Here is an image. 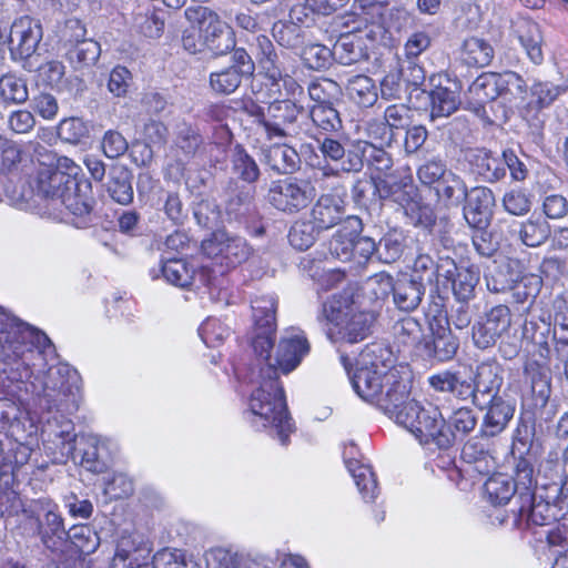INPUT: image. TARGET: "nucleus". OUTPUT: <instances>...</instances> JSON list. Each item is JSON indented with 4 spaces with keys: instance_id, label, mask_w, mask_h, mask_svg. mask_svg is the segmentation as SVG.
<instances>
[{
    "instance_id": "obj_1",
    "label": "nucleus",
    "mask_w": 568,
    "mask_h": 568,
    "mask_svg": "<svg viewBox=\"0 0 568 568\" xmlns=\"http://www.w3.org/2000/svg\"><path fill=\"white\" fill-rule=\"evenodd\" d=\"M82 379L60 359L48 335L38 328V428L43 450L53 464H64L75 452V427Z\"/></svg>"
},
{
    "instance_id": "obj_2",
    "label": "nucleus",
    "mask_w": 568,
    "mask_h": 568,
    "mask_svg": "<svg viewBox=\"0 0 568 568\" xmlns=\"http://www.w3.org/2000/svg\"><path fill=\"white\" fill-rule=\"evenodd\" d=\"M310 349L305 333L297 327H291L281 335L274 357L271 356L272 349L257 355L263 361L256 379L258 385L250 394L245 418L253 428L266 430L283 446L288 444L295 425L287 410L278 375L296 369Z\"/></svg>"
},
{
    "instance_id": "obj_3",
    "label": "nucleus",
    "mask_w": 568,
    "mask_h": 568,
    "mask_svg": "<svg viewBox=\"0 0 568 568\" xmlns=\"http://www.w3.org/2000/svg\"><path fill=\"white\" fill-rule=\"evenodd\" d=\"M349 374L356 394L375 405L386 415L409 394L397 369L392 367L390 352L378 343H372L361 352L355 371Z\"/></svg>"
},
{
    "instance_id": "obj_4",
    "label": "nucleus",
    "mask_w": 568,
    "mask_h": 568,
    "mask_svg": "<svg viewBox=\"0 0 568 568\" xmlns=\"http://www.w3.org/2000/svg\"><path fill=\"white\" fill-rule=\"evenodd\" d=\"M430 387L439 393H449L463 402H470L483 409L488 402L501 397L504 368L495 358L478 363L468 374L462 371L444 369L428 377Z\"/></svg>"
},
{
    "instance_id": "obj_5",
    "label": "nucleus",
    "mask_w": 568,
    "mask_h": 568,
    "mask_svg": "<svg viewBox=\"0 0 568 568\" xmlns=\"http://www.w3.org/2000/svg\"><path fill=\"white\" fill-rule=\"evenodd\" d=\"M77 169L72 160L65 156L58 158L38 148V211L41 216L67 221L64 197L67 190L77 187Z\"/></svg>"
},
{
    "instance_id": "obj_6",
    "label": "nucleus",
    "mask_w": 568,
    "mask_h": 568,
    "mask_svg": "<svg viewBox=\"0 0 568 568\" xmlns=\"http://www.w3.org/2000/svg\"><path fill=\"white\" fill-rule=\"evenodd\" d=\"M38 536L44 548L60 556L71 542L80 552L90 555L99 545L98 534L87 525L74 526L68 532L58 505L50 498H38Z\"/></svg>"
},
{
    "instance_id": "obj_7",
    "label": "nucleus",
    "mask_w": 568,
    "mask_h": 568,
    "mask_svg": "<svg viewBox=\"0 0 568 568\" xmlns=\"http://www.w3.org/2000/svg\"><path fill=\"white\" fill-rule=\"evenodd\" d=\"M387 416L408 429L423 445H435L447 449L454 445V436L438 407L420 405L414 399L404 398Z\"/></svg>"
},
{
    "instance_id": "obj_8",
    "label": "nucleus",
    "mask_w": 568,
    "mask_h": 568,
    "mask_svg": "<svg viewBox=\"0 0 568 568\" xmlns=\"http://www.w3.org/2000/svg\"><path fill=\"white\" fill-rule=\"evenodd\" d=\"M152 551L150 542L142 534L123 531L118 540L111 568H186L184 554L179 549L159 550L149 565Z\"/></svg>"
},
{
    "instance_id": "obj_9",
    "label": "nucleus",
    "mask_w": 568,
    "mask_h": 568,
    "mask_svg": "<svg viewBox=\"0 0 568 568\" xmlns=\"http://www.w3.org/2000/svg\"><path fill=\"white\" fill-rule=\"evenodd\" d=\"M34 329L29 324L0 307V384L19 379V359L24 352H31Z\"/></svg>"
},
{
    "instance_id": "obj_10",
    "label": "nucleus",
    "mask_w": 568,
    "mask_h": 568,
    "mask_svg": "<svg viewBox=\"0 0 568 568\" xmlns=\"http://www.w3.org/2000/svg\"><path fill=\"white\" fill-rule=\"evenodd\" d=\"M322 316L331 323L327 337L335 344H355L371 334L372 314L354 306L342 307L336 301L324 303Z\"/></svg>"
},
{
    "instance_id": "obj_11",
    "label": "nucleus",
    "mask_w": 568,
    "mask_h": 568,
    "mask_svg": "<svg viewBox=\"0 0 568 568\" xmlns=\"http://www.w3.org/2000/svg\"><path fill=\"white\" fill-rule=\"evenodd\" d=\"M378 197L397 203L414 226L430 227L435 223L433 209L418 199L410 176L400 178L399 181L393 174H388L377 182Z\"/></svg>"
},
{
    "instance_id": "obj_12",
    "label": "nucleus",
    "mask_w": 568,
    "mask_h": 568,
    "mask_svg": "<svg viewBox=\"0 0 568 568\" xmlns=\"http://www.w3.org/2000/svg\"><path fill=\"white\" fill-rule=\"evenodd\" d=\"M256 124V131L267 140L283 139L295 133L293 123L300 113L295 103L290 100L275 101L262 108L252 104L246 108Z\"/></svg>"
},
{
    "instance_id": "obj_13",
    "label": "nucleus",
    "mask_w": 568,
    "mask_h": 568,
    "mask_svg": "<svg viewBox=\"0 0 568 568\" xmlns=\"http://www.w3.org/2000/svg\"><path fill=\"white\" fill-rule=\"evenodd\" d=\"M185 18L199 24L204 44L214 55H223L234 49L236 41L233 29L207 7L194 6L185 9Z\"/></svg>"
},
{
    "instance_id": "obj_14",
    "label": "nucleus",
    "mask_w": 568,
    "mask_h": 568,
    "mask_svg": "<svg viewBox=\"0 0 568 568\" xmlns=\"http://www.w3.org/2000/svg\"><path fill=\"white\" fill-rule=\"evenodd\" d=\"M203 254L222 268L221 274L246 262L253 253L247 241L225 230H217L202 241Z\"/></svg>"
},
{
    "instance_id": "obj_15",
    "label": "nucleus",
    "mask_w": 568,
    "mask_h": 568,
    "mask_svg": "<svg viewBox=\"0 0 568 568\" xmlns=\"http://www.w3.org/2000/svg\"><path fill=\"white\" fill-rule=\"evenodd\" d=\"M159 273L162 274L168 283L181 288L196 286L199 282L209 288L211 300L216 303L223 302L225 305L230 303L225 290H219L215 295L217 278L214 275V271L207 265L196 271L190 263L182 258H170L161 265Z\"/></svg>"
},
{
    "instance_id": "obj_16",
    "label": "nucleus",
    "mask_w": 568,
    "mask_h": 568,
    "mask_svg": "<svg viewBox=\"0 0 568 568\" xmlns=\"http://www.w3.org/2000/svg\"><path fill=\"white\" fill-rule=\"evenodd\" d=\"M316 197V187L305 179L285 178L273 181L267 192L268 203L285 214H297Z\"/></svg>"
},
{
    "instance_id": "obj_17",
    "label": "nucleus",
    "mask_w": 568,
    "mask_h": 568,
    "mask_svg": "<svg viewBox=\"0 0 568 568\" xmlns=\"http://www.w3.org/2000/svg\"><path fill=\"white\" fill-rule=\"evenodd\" d=\"M546 488L542 484L532 494L519 493V508L513 510L511 525L517 528L542 527L549 525L561 515L554 501L545 498Z\"/></svg>"
},
{
    "instance_id": "obj_18",
    "label": "nucleus",
    "mask_w": 568,
    "mask_h": 568,
    "mask_svg": "<svg viewBox=\"0 0 568 568\" xmlns=\"http://www.w3.org/2000/svg\"><path fill=\"white\" fill-rule=\"evenodd\" d=\"M276 305L273 295L258 296L252 301V316L255 325L252 347L256 355H263L274 346Z\"/></svg>"
},
{
    "instance_id": "obj_19",
    "label": "nucleus",
    "mask_w": 568,
    "mask_h": 568,
    "mask_svg": "<svg viewBox=\"0 0 568 568\" xmlns=\"http://www.w3.org/2000/svg\"><path fill=\"white\" fill-rule=\"evenodd\" d=\"M337 136H324L317 139L320 151L324 160L335 163V166L326 164L323 166L324 176H337L343 173H357L361 171V161L357 153V142L345 149L336 139Z\"/></svg>"
},
{
    "instance_id": "obj_20",
    "label": "nucleus",
    "mask_w": 568,
    "mask_h": 568,
    "mask_svg": "<svg viewBox=\"0 0 568 568\" xmlns=\"http://www.w3.org/2000/svg\"><path fill=\"white\" fill-rule=\"evenodd\" d=\"M33 18L22 16L16 19L8 37L10 53L13 60L19 61L28 71L34 70L36 36Z\"/></svg>"
},
{
    "instance_id": "obj_21",
    "label": "nucleus",
    "mask_w": 568,
    "mask_h": 568,
    "mask_svg": "<svg viewBox=\"0 0 568 568\" xmlns=\"http://www.w3.org/2000/svg\"><path fill=\"white\" fill-rule=\"evenodd\" d=\"M511 325V313L508 306H494L473 326V341L480 349H486L508 332Z\"/></svg>"
},
{
    "instance_id": "obj_22",
    "label": "nucleus",
    "mask_w": 568,
    "mask_h": 568,
    "mask_svg": "<svg viewBox=\"0 0 568 568\" xmlns=\"http://www.w3.org/2000/svg\"><path fill=\"white\" fill-rule=\"evenodd\" d=\"M430 335L420 344L419 355L426 359L447 362L454 358L458 348V338L447 325L429 323Z\"/></svg>"
},
{
    "instance_id": "obj_23",
    "label": "nucleus",
    "mask_w": 568,
    "mask_h": 568,
    "mask_svg": "<svg viewBox=\"0 0 568 568\" xmlns=\"http://www.w3.org/2000/svg\"><path fill=\"white\" fill-rule=\"evenodd\" d=\"M479 433L481 437L493 438L500 435L508 426L516 412L515 400L501 396L487 403Z\"/></svg>"
},
{
    "instance_id": "obj_24",
    "label": "nucleus",
    "mask_w": 568,
    "mask_h": 568,
    "mask_svg": "<svg viewBox=\"0 0 568 568\" xmlns=\"http://www.w3.org/2000/svg\"><path fill=\"white\" fill-rule=\"evenodd\" d=\"M464 217L471 227H487L495 206V196L490 189L477 186L467 192Z\"/></svg>"
},
{
    "instance_id": "obj_25",
    "label": "nucleus",
    "mask_w": 568,
    "mask_h": 568,
    "mask_svg": "<svg viewBox=\"0 0 568 568\" xmlns=\"http://www.w3.org/2000/svg\"><path fill=\"white\" fill-rule=\"evenodd\" d=\"M511 28L529 60L535 64H540L544 53L539 26L528 17H518L513 21Z\"/></svg>"
},
{
    "instance_id": "obj_26",
    "label": "nucleus",
    "mask_w": 568,
    "mask_h": 568,
    "mask_svg": "<svg viewBox=\"0 0 568 568\" xmlns=\"http://www.w3.org/2000/svg\"><path fill=\"white\" fill-rule=\"evenodd\" d=\"M312 128L310 134L314 140L324 136H338L343 132L339 112L333 104H314L310 109Z\"/></svg>"
},
{
    "instance_id": "obj_27",
    "label": "nucleus",
    "mask_w": 568,
    "mask_h": 568,
    "mask_svg": "<svg viewBox=\"0 0 568 568\" xmlns=\"http://www.w3.org/2000/svg\"><path fill=\"white\" fill-rule=\"evenodd\" d=\"M519 430L514 437L511 453L513 455L518 454L520 457L518 458L515 466V477L513 478L514 484L517 489V498L519 499V493H528L532 494V489L537 490L540 485H538L537 479L534 474V466L531 462L521 455L528 450L527 440L519 437Z\"/></svg>"
},
{
    "instance_id": "obj_28",
    "label": "nucleus",
    "mask_w": 568,
    "mask_h": 568,
    "mask_svg": "<svg viewBox=\"0 0 568 568\" xmlns=\"http://www.w3.org/2000/svg\"><path fill=\"white\" fill-rule=\"evenodd\" d=\"M465 159L471 170L487 182H497L506 175L503 155L495 156L486 149H470L465 153Z\"/></svg>"
},
{
    "instance_id": "obj_29",
    "label": "nucleus",
    "mask_w": 568,
    "mask_h": 568,
    "mask_svg": "<svg viewBox=\"0 0 568 568\" xmlns=\"http://www.w3.org/2000/svg\"><path fill=\"white\" fill-rule=\"evenodd\" d=\"M312 221L321 230L337 225L344 217L343 201L332 194H323L312 209Z\"/></svg>"
},
{
    "instance_id": "obj_30",
    "label": "nucleus",
    "mask_w": 568,
    "mask_h": 568,
    "mask_svg": "<svg viewBox=\"0 0 568 568\" xmlns=\"http://www.w3.org/2000/svg\"><path fill=\"white\" fill-rule=\"evenodd\" d=\"M265 164L278 174H293L300 169L296 150L287 144H273L263 151Z\"/></svg>"
},
{
    "instance_id": "obj_31",
    "label": "nucleus",
    "mask_w": 568,
    "mask_h": 568,
    "mask_svg": "<svg viewBox=\"0 0 568 568\" xmlns=\"http://www.w3.org/2000/svg\"><path fill=\"white\" fill-rule=\"evenodd\" d=\"M429 101V116L433 122L448 118L458 110L460 104L458 90L443 85H438L430 91Z\"/></svg>"
},
{
    "instance_id": "obj_32",
    "label": "nucleus",
    "mask_w": 568,
    "mask_h": 568,
    "mask_svg": "<svg viewBox=\"0 0 568 568\" xmlns=\"http://www.w3.org/2000/svg\"><path fill=\"white\" fill-rule=\"evenodd\" d=\"M424 294L425 287L422 282L416 278H403L396 282L393 301L400 311L412 312L419 306Z\"/></svg>"
},
{
    "instance_id": "obj_33",
    "label": "nucleus",
    "mask_w": 568,
    "mask_h": 568,
    "mask_svg": "<svg viewBox=\"0 0 568 568\" xmlns=\"http://www.w3.org/2000/svg\"><path fill=\"white\" fill-rule=\"evenodd\" d=\"M109 196L118 204L129 205L133 201L132 175L124 166L111 169L105 185Z\"/></svg>"
},
{
    "instance_id": "obj_34",
    "label": "nucleus",
    "mask_w": 568,
    "mask_h": 568,
    "mask_svg": "<svg viewBox=\"0 0 568 568\" xmlns=\"http://www.w3.org/2000/svg\"><path fill=\"white\" fill-rule=\"evenodd\" d=\"M346 93L349 100L362 108L373 106L378 99V91L374 80L365 74L349 78L346 84Z\"/></svg>"
},
{
    "instance_id": "obj_35",
    "label": "nucleus",
    "mask_w": 568,
    "mask_h": 568,
    "mask_svg": "<svg viewBox=\"0 0 568 568\" xmlns=\"http://www.w3.org/2000/svg\"><path fill=\"white\" fill-rule=\"evenodd\" d=\"M462 459L474 471L488 475L495 469L496 462L489 450L476 438L469 439L462 449Z\"/></svg>"
},
{
    "instance_id": "obj_36",
    "label": "nucleus",
    "mask_w": 568,
    "mask_h": 568,
    "mask_svg": "<svg viewBox=\"0 0 568 568\" xmlns=\"http://www.w3.org/2000/svg\"><path fill=\"white\" fill-rule=\"evenodd\" d=\"M42 133L38 132V138H41L48 143H52L58 138L68 143H79L89 133L87 124L80 118H69L62 120L57 131L41 130Z\"/></svg>"
},
{
    "instance_id": "obj_37",
    "label": "nucleus",
    "mask_w": 568,
    "mask_h": 568,
    "mask_svg": "<svg viewBox=\"0 0 568 568\" xmlns=\"http://www.w3.org/2000/svg\"><path fill=\"white\" fill-rule=\"evenodd\" d=\"M345 464L363 499L366 503L373 501L377 496L378 487L372 467L357 459H347Z\"/></svg>"
},
{
    "instance_id": "obj_38",
    "label": "nucleus",
    "mask_w": 568,
    "mask_h": 568,
    "mask_svg": "<svg viewBox=\"0 0 568 568\" xmlns=\"http://www.w3.org/2000/svg\"><path fill=\"white\" fill-rule=\"evenodd\" d=\"M462 59L469 67L484 68L494 59V49L484 39L471 37L464 41Z\"/></svg>"
},
{
    "instance_id": "obj_39",
    "label": "nucleus",
    "mask_w": 568,
    "mask_h": 568,
    "mask_svg": "<svg viewBox=\"0 0 568 568\" xmlns=\"http://www.w3.org/2000/svg\"><path fill=\"white\" fill-rule=\"evenodd\" d=\"M550 234V225L541 216L531 215L527 221L519 223L518 236L526 246H540L548 240Z\"/></svg>"
},
{
    "instance_id": "obj_40",
    "label": "nucleus",
    "mask_w": 568,
    "mask_h": 568,
    "mask_svg": "<svg viewBox=\"0 0 568 568\" xmlns=\"http://www.w3.org/2000/svg\"><path fill=\"white\" fill-rule=\"evenodd\" d=\"M393 335L398 344L412 346L418 353L420 352V344L424 343L426 337L419 321L410 316L403 317L394 324Z\"/></svg>"
},
{
    "instance_id": "obj_41",
    "label": "nucleus",
    "mask_w": 568,
    "mask_h": 568,
    "mask_svg": "<svg viewBox=\"0 0 568 568\" xmlns=\"http://www.w3.org/2000/svg\"><path fill=\"white\" fill-rule=\"evenodd\" d=\"M144 143L142 151V164L145 165L151 162L153 158V146L161 148L165 144L168 138L166 126L156 120L148 119L140 132Z\"/></svg>"
},
{
    "instance_id": "obj_42",
    "label": "nucleus",
    "mask_w": 568,
    "mask_h": 568,
    "mask_svg": "<svg viewBox=\"0 0 568 568\" xmlns=\"http://www.w3.org/2000/svg\"><path fill=\"white\" fill-rule=\"evenodd\" d=\"M499 74L483 73L469 85L468 93L478 106L499 98Z\"/></svg>"
},
{
    "instance_id": "obj_43",
    "label": "nucleus",
    "mask_w": 568,
    "mask_h": 568,
    "mask_svg": "<svg viewBox=\"0 0 568 568\" xmlns=\"http://www.w3.org/2000/svg\"><path fill=\"white\" fill-rule=\"evenodd\" d=\"M78 186L73 190H67L64 197L65 206L64 214L68 219V213L74 217L70 221L78 229L87 227L91 223V202L82 195L75 193Z\"/></svg>"
},
{
    "instance_id": "obj_44",
    "label": "nucleus",
    "mask_w": 568,
    "mask_h": 568,
    "mask_svg": "<svg viewBox=\"0 0 568 568\" xmlns=\"http://www.w3.org/2000/svg\"><path fill=\"white\" fill-rule=\"evenodd\" d=\"M78 186L73 190H67L64 197L65 206L64 214L68 219V213L74 217L70 221L78 229L87 227L91 223V202L82 195L75 193Z\"/></svg>"
},
{
    "instance_id": "obj_45",
    "label": "nucleus",
    "mask_w": 568,
    "mask_h": 568,
    "mask_svg": "<svg viewBox=\"0 0 568 568\" xmlns=\"http://www.w3.org/2000/svg\"><path fill=\"white\" fill-rule=\"evenodd\" d=\"M485 493L491 504L506 505L517 494V489L510 476L495 474L486 480Z\"/></svg>"
},
{
    "instance_id": "obj_46",
    "label": "nucleus",
    "mask_w": 568,
    "mask_h": 568,
    "mask_svg": "<svg viewBox=\"0 0 568 568\" xmlns=\"http://www.w3.org/2000/svg\"><path fill=\"white\" fill-rule=\"evenodd\" d=\"M357 153L361 161V170L366 163L378 172H387L393 166V159L383 148H377L367 141H357Z\"/></svg>"
},
{
    "instance_id": "obj_47",
    "label": "nucleus",
    "mask_w": 568,
    "mask_h": 568,
    "mask_svg": "<svg viewBox=\"0 0 568 568\" xmlns=\"http://www.w3.org/2000/svg\"><path fill=\"white\" fill-rule=\"evenodd\" d=\"M256 47L260 55V64L264 70L266 77L276 83L283 78V72L280 67L277 53L275 52L274 44L266 36H258L256 38Z\"/></svg>"
},
{
    "instance_id": "obj_48",
    "label": "nucleus",
    "mask_w": 568,
    "mask_h": 568,
    "mask_svg": "<svg viewBox=\"0 0 568 568\" xmlns=\"http://www.w3.org/2000/svg\"><path fill=\"white\" fill-rule=\"evenodd\" d=\"M499 74V97L509 103L521 104L527 94L526 81L514 71H506Z\"/></svg>"
},
{
    "instance_id": "obj_49",
    "label": "nucleus",
    "mask_w": 568,
    "mask_h": 568,
    "mask_svg": "<svg viewBox=\"0 0 568 568\" xmlns=\"http://www.w3.org/2000/svg\"><path fill=\"white\" fill-rule=\"evenodd\" d=\"M478 283V268L460 266L459 272L452 283L453 293L459 302L467 303L475 296V288Z\"/></svg>"
},
{
    "instance_id": "obj_50",
    "label": "nucleus",
    "mask_w": 568,
    "mask_h": 568,
    "mask_svg": "<svg viewBox=\"0 0 568 568\" xmlns=\"http://www.w3.org/2000/svg\"><path fill=\"white\" fill-rule=\"evenodd\" d=\"M518 272L510 264H499L490 270L486 275V286L491 293L510 292L517 281Z\"/></svg>"
},
{
    "instance_id": "obj_51",
    "label": "nucleus",
    "mask_w": 568,
    "mask_h": 568,
    "mask_svg": "<svg viewBox=\"0 0 568 568\" xmlns=\"http://www.w3.org/2000/svg\"><path fill=\"white\" fill-rule=\"evenodd\" d=\"M405 246L404 234L397 230L390 231L377 244V258L383 263H394L400 258Z\"/></svg>"
},
{
    "instance_id": "obj_52",
    "label": "nucleus",
    "mask_w": 568,
    "mask_h": 568,
    "mask_svg": "<svg viewBox=\"0 0 568 568\" xmlns=\"http://www.w3.org/2000/svg\"><path fill=\"white\" fill-rule=\"evenodd\" d=\"M467 186L465 182L454 172L446 173L438 183L437 194L449 205H459L467 197Z\"/></svg>"
},
{
    "instance_id": "obj_53",
    "label": "nucleus",
    "mask_w": 568,
    "mask_h": 568,
    "mask_svg": "<svg viewBox=\"0 0 568 568\" xmlns=\"http://www.w3.org/2000/svg\"><path fill=\"white\" fill-rule=\"evenodd\" d=\"M232 168L234 174L247 183L256 182L261 175L257 163L241 145L234 149Z\"/></svg>"
},
{
    "instance_id": "obj_54",
    "label": "nucleus",
    "mask_w": 568,
    "mask_h": 568,
    "mask_svg": "<svg viewBox=\"0 0 568 568\" xmlns=\"http://www.w3.org/2000/svg\"><path fill=\"white\" fill-rule=\"evenodd\" d=\"M477 425V416L470 407H459L449 416L446 427L450 429L454 436V443L457 438H464L471 433Z\"/></svg>"
},
{
    "instance_id": "obj_55",
    "label": "nucleus",
    "mask_w": 568,
    "mask_h": 568,
    "mask_svg": "<svg viewBox=\"0 0 568 568\" xmlns=\"http://www.w3.org/2000/svg\"><path fill=\"white\" fill-rule=\"evenodd\" d=\"M320 231L313 221H296L290 230L288 241L293 247L305 251L315 243Z\"/></svg>"
},
{
    "instance_id": "obj_56",
    "label": "nucleus",
    "mask_w": 568,
    "mask_h": 568,
    "mask_svg": "<svg viewBox=\"0 0 568 568\" xmlns=\"http://www.w3.org/2000/svg\"><path fill=\"white\" fill-rule=\"evenodd\" d=\"M542 286V278L535 274L520 275L518 273L517 281H515L513 293L514 301L518 304H524L532 301L540 292Z\"/></svg>"
},
{
    "instance_id": "obj_57",
    "label": "nucleus",
    "mask_w": 568,
    "mask_h": 568,
    "mask_svg": "<svg viewBox=\"0 0 568 568\" xmlns=\"http://www.w3.org/2000/svg\"><path fill=\"white\" fill-rule=\"evenodd\" d=\"M525 375L530 381L532 393L542 402L550 395V377L548 371L538 363L531 362L525 366Z\"/></svg>"
},
{
    "instance_id": "obj_58",
    "label": "nucleus",
    "mask_w": 568,
    "mask_h": 568,
    "mask_svg": "<svg viewBox=\"0 0 568 568\" xmlns=\"http://www.w3.org/2000/svg\"><path fill=\"white\" fill-rule=\"evenodd\" d=\"M199 335L206 346L217 347L231 335V328L215 317H207L201 324Z\"/></svg>"
},
{
    "instance_id": "obj_59",
    "label": "nucleus",
    "mask_w": 568,
    "mask_h": 568,
    "mask_svg": "<svg viewBox=\"0 0 568 568\" xmlns=\"http://www.w3.org/2000/svg\"><path fill=\"white\" fill-rule=\"evenodd\" d=\"M243 77L234 69L226 68L224 70L212 72L210 74V85L212 90L220 94H231L241 84Z\"/></svg>"
},
{
    "instance_id": "obj_60",
    "label": "nucleus",
    "mask_w": 568,
    "mask_h": 568,
    "mask_svg": "<svg viewBox=\"0 0 568 568\" xmlns=\"http://www.w3.org/2000/svg\"><path fill=\"white\" fill-rule=\"evenodd\" d=\"M0 98L4 102H24L28 98L26 83L13 75H2L0 78Z\"/></svg>"
},
{
    "instance_id": "obj_61",
    "label": "nucleus",
    "mask_w": 568,
    "mask_h": 568,
    "mask_svg": "<svg viewBox=\"0 0 568 568\" xmlns=\"http://www.w3.org/2000/svg\"><path fill=\"white\" fill-rule=\"evenodd\" d=\"M383 119L394 133L397 134L398 131L405 130L410 125L412 110L404 103L390 104L385 109Z\"/></svg>"
},
{
    "instance_id": "obj_62",
    "label": "nucleus",
    "mask_w": 568,
    "mask_h": 568,
    "mask_svg": "<svg viewBox=\"0 0 568 568\" xmlns=\"http://www.w3.org/2000/svg\"><path fill=\"white\" fill-rule=\"evenodd\" d=\"M333 51L318 43H311L303 48L302 59L305 65L312 70H321L329 64Z\"/></svg>"
},
{
    "instance_id": "obj_63",
    "label": "nucleus",
    "mask_w": 568,
    "mask_h": 568,
    "mask_svg": "<svg viewBox=\"0 0 568 568\" xmlns=\"http://www.w3.org/2000/svg\"><path fill=\"white\" fill-rule=\"evenodd\" d=\"M10 199L19 210L31 213L36 210V190L30 180L20 181L12 190Z\"/></svg>"
},
{
    "instance_id": "obj_64",
    "label": "nucleus",
    "mask_w": 568,
    "mask_h": 568,
    "mask_svg": "<svg viewBox=\"0 0 568 568\" xmlns=\"http://www.w3.org/2000/svg\"><path fill=\"white\" fill-rule=\"evenodd\" d=\"M448 172L444 161L430 159L417 169V178L422 184L430 186L439 183Z\"/></svg>"
}]
</instances>
